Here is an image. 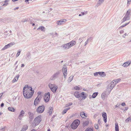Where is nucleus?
Masks as SVG:
<instances>
[{"label":"nucleus","mask_w":131,"mask_h":131,"mask_svg":"<svg viewBox=\"0 0 131 131\" xmlns=\"http://www.w3.org/2000/svg\"><path fill=\"white\" fill-rule=\"evenodd\" d=\"M89 39H88L85 42V44L84 45V46H86V45L88 43V41L89 40Z\"/></svg>","instance_id":"37998d69"},{"label":"nucleus","mask_w":131,"mask_h":131,"mask_svg":"<svg viewBox=\"0 0 131 131\" xmlns=\"http://www.w3.org/2000/svg\"><path fill=\"white\" fill-rule=\"evenodd\" d=\"M121 105L123 106H124L126 105L125 103H123L121 104Z\"/></svg>","instance_id":"5fc2aeb1"},{"label":"nucleus","mask_w":131,"mask_h":131,"mask_svg":"<svg viewBox=\"0 0 131 131\" xmlns=\"http://www.w3.org/2000/svg\"><path fill=\"white\" fill-rule=\"evenodd\" d=\"M83 39V38H80L79 39V40H80V41H82V39Z\"/></svg>","instance_id":"4d7b16f0"},{"label":"nucleus","mask_w":131,"mask_h":131,"mask_svg":"<svg viewBox=\"0 0 131 131\" xmlns=\"http://www.w3.org/2000/svg\"><path fill=\"white\" fill-rule=\"evenodd\" d=\"M107 91L104 92L101 95V97L102 99L104 100L105 97H106V93Z\"/></svg>","instance_id":"aec40b11"},{"label":"nucleus","mask_w":131,"mask_h":131,"mask_svg":"<svg viewBox=\"0 0 131 131\" xmlns=\"http://www.w3.org/2000/svg\"><path fill=\"white\" fill-rule=\"evenodd\" d=\"M53 111V108L51 107H50L49 108V110L48 113H49V115L51 114L52 111Z\"/></svg>","instance_id":"7c9ffc66"},{"label":"nucleus","mask_w":131,"mask_h":131,"mask_svg":"<svg viewBox=\"0 0 131 131\" xmlns=\"http://www.w3.org/2000/svg\"><path fill=\"white\" fill-rule=\"evenodd\" d=\"M87 13V12H85V13L84 12H82L81 13V14H82V15H84L85 14H86Z\"/></svg>","instance_id":"49530a36"},{"label":"nucleus","mask_w":131,"mask_h":131,"mask_svg":"<svg viewBox=\"0 0 131 131\" xmlns=\"http://www.w3.org/2000/svg\"><path fill=\"white\" fill-rule=\"evenodd\" d=\"M102 83H99V84H98L97 85V86H98L99 85H101L102 84Z\"/></svg>","instance_id":"774afa93"},{"label":"nucleus","mask_w":131,"mask_h":131,"mask_svg":"<svg viewBox=\"0 0 131 131\" xmlns=\"http://www.w3.org/2000/svg\"><path fill=\"white\" fill-rule=\"evenodd\" d=\"M45 108L44 106H39L37 109V111L38 113H41L44 111Z\"/></svg>","instance_id":"9d476101"},{"label":"nucleus","mask_w":131,"mask_h":131,"mask_svg":"<svg viewBox=\"0 0 131 131\" xmlns=\"http://www.w3.org/2000/svg\"><path fill=\"white\" fill-rule=\"evenodd\" d=\"M45 28L43 26H41L39 27L37 29V30H41L42 31H45Z\"/></svg>","instance_id":"412c9836"},{"label":"nucleus","mask_w":131,"mask_h":131,"mask_svg":"<svg viewBox=\"0 0 131 131\" xmlns=\"http://www.w3.org/2000/svg\"><path fill=\"white\" fill-rule=\"evenodd\" d=\"M41 121V116L36 117L34 119L33 124L35 126L37 125Z\"/></svg>","instance_id":"0eeeda50"},{"label":"nucleus","mask_w":131,"mask_h":131,"mask_svg":"<svg viewBox=\"0 0 131 131\" xmlns=\"http://www.w3.org/2000/svg\"><path fill=\"white\" fill-rule=\"evenodd\" d=\"M72 104V103L71 102L69 103V104H68V106H70Z\"/></svg>","instance_id":"052dcab7"},{"label":"nucleus","mask_w":131,"mask_h":131,"mask_svg":"<svg viewBox=\"0 0 131 131\" xmlns=\"http://www.w3.org/2000/svg\"><path fill=\"white\" fill-rule=\"evenodd\" d=\"M129 23V22L128 23H127L125 24H124L122 26H123V27H124L125 26H126V25H128Z\"/></svg>","instance_id":"de8ad7c7"},{"label":"nucleus","mask_w":131,"mask_h":131,"mask_svg":"<svg viewBox=\"0 0 131 131\" xmlns=\"http://www.w3.org/2000/svg\"><path fill=\"white\" fill-rule=\"evenodd\" d=\"M27 57L28 58H29L30 56V54L29 53H28L27 55Z\"/></svg>","instance_id":"6e6d98bb"},{"label":"nucleus","mask_w":131,"mask_h":131,"mask_svg":"<svg viewBox=\"0 0 131 131\" xmlns=\"http://www.w3.org/2000/svg\"><path fill=\"white\" fill-rule=\"evenodd\" d=\"M70 109V107H68L66 109H65L66 111L67 112L68 110H69Z\"/></svg>","instance_id":"8fccbe9b"},{"label":"nucleus","mask_w":131,"mask_h":131,"mask_svg":"<svg viewBox=\"0 0 131 131\" xmlns=\"http://www.w3.org/2000/svg\"><path fill=\"white\" fill-rule=\"evenodd\" d=\"M76 42L74 41H72L71 42L62 45L61 47L64 49H67L73 46L75 44Z\"/></svg>","instance_id":"f03ea898"},{"label":"nucleus","mask_w":131,"mask_h":131,"mask_svg":"<svg viewBox=\"0 0 131 131\" xmlns=\"http://www.w3.org/2000/svg\"><path fill=\"white\" fill-rule=\"evenodd\" d=\"M19 77V75H17L13 80L12 81L14 83L16 82L18 80Z\"/></svg>","instance_id":"5701e85b"},{"label":"nucleus","mask_w":131,"mask_h":131,"mask_svg":"<svg viewBox=\"0 0 131 131\" xmlns=\"http://www.w3.org/2000/svg\"><path fill=\"white\" fill-rule=\"evenodd\" d=\"M27 129L28 126L27 125H25L22 128L21 130L22 131H25Z\"/></svg>","instance_id":"c85d7f7f"},{"label":"nucleus","mask_w":131,"mask_h":131,"mask_svg":"<svg viewBox=\"0 0 131 131\" xmlns=\"http://www.w3.org/2000/svg\"><path fill=\"white\" fill-rule=\"evenodd\" d=\"M128 109V107H125V109L124 110V111H126V110H127Z\"/></svg>","instance_id":"864d4df0"},{"label":"nucleus","mask_w":131,"mask_h":131,"mask_svg":"<svg viewBox=\"0 0 131 131\" xmlns=\"http://www.w3.org/2000/svg\"><path fill=\"white\" fill-rule=\"evenodd\" d=\"M67 111H66L65 110H64L62 112V114H64L66 113L67 112Z\"/></svg>","instance_id":"c03bdc74"},{"label":"nucleus","mask_w":131,"mask_h":131,"mask_svg":"<svg viewBox=\"0 0 131 131\" xmlns=\"http://www.w3.org/2000/svg\"><path fill=\"white\" fill-rule=\"evenodd\" d=\"M73 77L74 76L73 75H71L69 77L68 80V82H71L72 80Z\"/></svg>","instance_id":"c756f323"},{"label":"nucleus","mask_w":131,"mask_h":131,"mask_svg":"<svg viewBox=\"0 0 131 131\" xmlns=\"http://www.w3.org/2000/svg\"><path fill=\"white\" fill-rule=\"evenodd\" d=\"M89 123V121H85V122L83 124V126L84 127H85L86 126L88 125Z\"/></svg>","instance_id":"473e14b6"},{"label":"nucleus","mask_w":131,"mask_h":131,"mask_svg":"<svg viewBox=\"0 0 131 131\" xmlns=\"http://www.w3.org/2000/svg\"><path fill=\"white\" fill-rule=\"evenodd\" d=\"M24 66H25V65H24V64H22L21 65V67H24Z\"/></svg>","instance_id":"69168bd1"},{"label":"nucleus","mask_w":131,"mask_h":131,"mask_svg":"<svg viewBox=\"0 0 131 131\" xmlns=\"http://www.w3.org/2000/svg\"><path fill=\"white\" fill-rule=\"evenodd\" d=\"M98 74H99V72H95L94 73V75L96 76H97Z\"/></svg>","instance_id":"79ce46f5"},{"label":"nucleus","mask_w":131,"mask_h":131,"mask_svg":"<svg viewBox=\"0 0 131 131\" xmlns=\"http://www.w3.org/2000/svg\"><path fill=\"white\" fill-rule=\"evenodd\" d=\"M104 0H99L97 2V5L99 6L101 5L104 2Z\"/></svg>","instance_id":"b1692460"},{"label":"nucleus","mask_w":131,"mask_h":131,"mask_svg":"<svg viewBox=\"0 0 131 131\" xmlns=\"http://www.w3.org/2000/svg\"><path fill=\"white\" fill-rule=\"evenodd\" d=\"M28 116L31 119H32L33 118L34 114L31 112H29L28 113Z\"/></svg>","instance_id":"4be33fe9"},{"label":"nucleus","mask_w":131,"mask_h":131,"mask_svg":"<svg viewBox=\"0 0 131 131\" xmlns=\"http://www.w3.org/2000/svg\"><path fill=\"white\" fill-rule=\"evenodd\" d=\"M3 94V93H1L0 94V99H1V97L2 96Z\"/></svg>","instance_id":"680f3d73"},{"label":"nucleus","mask_w":131,"mask_h":131,"mask_svg":"<svg viewBox=\"0 0 131 131\" xmlns=\"http://www.w3.org/2000/svg\"><path fill=\"white\" fill-rule=\"evenodd\" d=\"M123 27V26H122L119 27V29H121Z\"/></svg>","instance_id":"e2e57ef3"},{"label":"nucleus","mask_w":131,"mask_h":131,"mask_svg":"<svg viewBox=\"0 0 131 131\" xmlns=\"http://www.w3.org/2000/svg\"><path fill=\"white\" fill-rule=\"evenodd\" d=\"M130 63V61H127L124 63L123 66L124 67H126L128 66Z\"/></svg>","instance_id":"a211bd4d"},{"label":"nucleus","mask_w":131,"mask_h":131,"mask_svg":"<svg viewBox=\"0 0 131 131\" xmlns=\"http://www.w3.org/2000/svg\"><path fill=\"white\" fill-rule=\"evenodd\" d=\"M125 122L126 123H127L128 122H131V117H128L125 120Z\"/></svg>","instance_id":"72a5a7b5"},{"label":"nucleus","mask_w":131,"mask_h":131,"mask_svg":"<svg viewBox=\"0 0 131 131\" xmlns=\"http://www.w3.org/2000/svg\"><path fill=\"white\" fill-rule=\"evenodd\" d=\"M25 113L24 111L23 110H22L20 112L19 115L18 116V118L19 119L21 120L22 117L24 116Z\"/></svg>","instance_id":"4468645a"},{"label":"nucleus","mask_w":131,"mask_h":131,"mask_svg":"<svg viewBox=\"0 0 131 131\" xmlns=\"http://www.w3.org/2000/svg\"><path fill=\"white\" fill-rule=\"evenodd\" d=\"M70 109V107H68L66 109H65L66 111L67 112L68 110H69Z\"/></svg>","instance_id":"603ef678"},{"label":"nucleus","mask_w":131,"mask_h":131,"mask_svg":"<svg viewBox=\"0 0 131 131\" xmlns=\"http://www.w3.org/2000/svg\"><path fill=\"white\" fill-rule=\"evenodd\" d=\"M85 131H93L92 129L88 128L86 129Z\"/></svg>","instance_id":"e433bc0d"},{"label":"nucleus","mask_w":131,"mask_h":131,"mask_svg":"<svg viewBox=\"0 0 131 131\" xmlns=\"http://www.w3.org/2000/svg\"><path fill=\"white\" fill-rule=\"evenodd\" d=\"M115 131H119V127L117 123H115Z\"/></svg>","instance_id":"393cba45"},{"label":"nucleus","mask_w":131,"mask_h":131,"mask_svg":"<svg viewBox=\"0 0 131 131\" xmlns=\"http://www.w3.org/2000/svg\"><path fill=\"white\" fill-rule=\"evenodd\" d=\"M99 74L100 76L104 77L105 76V73L104 72H99Z\"/></svg>","instance_id":"2f4dec72"},{"label":"nucleus","mask_w":131,"mask_h":131,"mask_svg":"<svg viewBox=\"0 0 131 131\" xmlns=\"http://www.w3.org/2000/svg\"><path fill=\"white\" fill-rule=\"evenodd\" d=\"M130 18V16L125 14L122 20V23H123L127 20H129Z\"/></svg>","instance_id":"f8f14e48"},{"label":"nucleus","mask_w":131,"mask_h":131,"mask_svg":"<svg viewBox=\"0 0 131 131\" xmlns=\"http://www.w3.org/2000/svg\"><path fill=\"white\" fill-rule=\"evenodd\" d=\"M50 93L49 92H48L45 94L44 99L45 102H48L50 98Z\"/></svg>","instance_id":"6e6552de"},{"label":"nucleus","mask_w":131,"mask_h":131,"mask_svg":"<svg viewBox=\"0 0 131 131\" xmlns=\"http://www.w3.org/2000/svg\"><path fill=\"white\" fill-rule=\"evenodd\" d=\"M80 95L83 99H85L86 97V96H85L84 92H82L80 94Z\"/></svg>","instance_id":"a878e982"},{"label":"nucleus","mask_w":131,"mask_h":131,"mask_svg":"<svg viewBox=\"0 0 131 131\" xmlns=\"http://www.w3.org/2000/svg\"><path fill=\"white\" fill-rule=\"evenodd\" d=\"M80 115L82 117L84 118H86L88 116V114H87L83 112H81L80 113Z\"/></svg>","instance_id":"dca6fc26"},{"label":"nucleus","mask_w":131,"mask_h":131,"mask_svg":"<svg viewBox=\"0 0 131 131\" xmlns=\"http://www.w3.org/2000/svg\"><path fill=\"white\" fill-rule=\"evenodd\" d=\"M131 3V0H127V6H128Z\"/></svg>","instance_id":"4c0bfd02"},{"label":"nucleus","mask_w":131,"mask_h":131,"mask_svg":"<svg viewBox=\"0 0 131 131\" xmlns=\"http://www.w3.org/2000/svg\"><path fill=\"white\" fill-rule=\"evenodd\" d=\"M120 105V104H117L116 105V107H118Z\"/></svg>","instance_id":"13d9d810"},{"label":"nucleus","mask_w":131,"mask_h":131,"mask_svg":"<svg viewBox=\"0 0 131 131\" xmlns=\"http://www.w3.org/2000/svg\"><path fill=\"white\" fill-rule=\"evenodd\" d=\"M48 86L51 91L54 93H56L58 88V86L55 84L50 83L49 84Z\"/></svg>","instance_id":"7ed1b4c3"},{"label":"nucleus","mask_w":131,"mask_h":131,"mask_svg":"<svg viewBox=\"0 0 131 131\" xmlns=\"http://www.w3.org/2000/svg\"><path fill=\"white\" fill-rule=\"evenodd\" d=\"M102 116L104 118V121L106 123L107 122V115L105 112H103L102 114Z\"/></svg>","instance_id":"f3484780"},{"label":"nucleus","mask_w":131,"mask_h":131,"mask_svg":"<svg viewBox=\"0 0 131 131\" xmlns=\"http://www.w3.org/2000/svg\"><path fill=\"white\" fill-rule=\"evenodd\" d=\"M67 67L65 66L63 68V72L65 78H66L67 75Z\"/></svg>","instance_id":"ddd939ff"},{"label":"nucleus","mask_w":131,"mask_h":131,"mask_svg":"<svg viewBox=\"0 0 131 131\" xmlns=\"http://www.w3.org/2000/svg\"><path fill=\"white\" fill-rule=\"evenodd\" d=\"M60 73L59 72H57L54 74L51 77L50 79L51 80H53L57 78L58 77Z\"/></svg>","instance_id":"9b49d317"},{"label":"nucleus","mask_w":131,"mask_h":131,"mask_svg":"<svg viewBox=\"0 0 131 131\" xmlns=\"http://www.w3.org/2000/svg\"><path fill=\"white\" fill-rule=\"evenodd\" d=\"M8 110L10 111L13 112L14 111V110L13 108L12 107H9L8 108Z\"/></svg>","instance_id":"c9c22d12"},{"label":"nucleus","mask_w":131,"mask_h":131,"mask_svg":"<svg viewBox=\"0 0 131 131\" xmlns=\"http://www.w3.org/2000/svg\"><path fill=\"white\" fill-rule=\"evenodd\" d=\"M74 95L77 98H79L80 96V93L78 91H76L75 92Z\"/></svg>","instance_id":"6ab92c4d"},{"label":"nucleus","mask_w":131,"mask_h":131,"mask_svg":"<svg viewBox=\"0 0 131 131\" xmlns=\"http://www.w3.org/2000/svg\"><path fill=\"white\" fill-rule=\"evenodd\" d=\"M98 122L99 124H100V123H101V121L100 119L99 120Z\"/></svg>","instance_id":"338daca9"},{"label":"nucleus","mask_w":131,"mask_h":131,"mask_svg":"<svg viewBox=\"0 0 131 131\" xmlns=\"http://www.w3.org/2000/svg\"><path fill=\"white\" fill-rule=\"evenodd\" d=\"M98 94V93L97 92L94 93L92 95V97L93 98H95L97 95Z\"/></svg>","instance_id":"cd10ccee"},{"label":"nucleus","mask_w":131,"mask_h":131,"mask_svg":"<svg viewBox=\"0 0 131 131\" xmlns=\"http://www.w3.org/2000/svg\"><path fill=\"white\" fill-rule=\"evenodd\" d=\"M116 83H115V81L114 80L111 83L108 85L107 88V91L108 92V95L110 93L112 90L114 86L115 85Z\"/></svg>","instance_id":"20e7f679"},{"label":"nucleus","mask_w":131,"mask_h":131,"mask_svg":"<svg viewBox=\"0 0 131 131\" xmlns=\"http://www.w3.org/2000/svg\"><path fill=\"white\" fill-rule=\"evenodd\" d=\"M121 80L120 79H115L114 80V81H115V83H117L119 82Z\"/></svg>","instance_id":"f704fd0d"},{"label":"nucleus","mask_w":131,"mask_h":131,"mask_svg":"<svg viewBox=\"0 0 131 131\" xmlns=\"http://www.w3.org/2000/svg\"><path fill=\"white\" fill-rule=\"evenodd\" d=\"M66 20L65 19H62L57 21V24L58 25H61L65 23Z\"/></svg>","instance_id":"1a4fd4ad"},{"label":"nucleus","mask_w":131,"mask_h":131,"mask_svg":"<svg viewBox=\"0 0 131 131\" xmlns=\"http://www.w3.org/2000/svg\"><path fill=\"white\" fill-rule=\"evenodd\" d=\"M7 4H8L7 3H5L3 5V6H4L5 5L6 6L7 5Z\"/></svg>","instance_id":"0e129e2a"},{"label":"nucleus","mask_w":131,"mask_h":131,"mask_svg":"<svg viewBox=\"0 0 131 131\" xmlns=\"http://www.w3.org/2000/svg\"><path fill=\"white\" fill-rule=\"evenodd\" d=\"M34 91L32 90L31 87L28 86V85H25L24 87L23 93L24 97L27 99L30 98L32 95Z\"/></svg>","instance_id":"f257e3e1"},{"label":"nucleus","mask_w":131,"mask_h":131,"mask_svg":"<svg viewBox=\"0 0 131 131\" xmlns=\"http://www.w3.org/2000/svg\"><path fill=\"white\" fill-rule=\"evenodd\" d=\"M131 13V9H129L127 11L126 13V15H128L129 16H130V14Z\"/></svg>","instance_id":"bb28decb"},{"label":"nucleus","mask_w":131,"mask_h":131,"mask_svg":"<svg viewBox=\"0 0 131 131\" xmlns=\"http://www.w3.org/2000/svg\"><path fill=\"white\" fill-rule=\"evenodd\" d=\"M4 104L3 103H2L1 104V106L2 107L4 106Z\"/></svg>","instance_id":"bf43d9fd"},{"label":"nucleus","mask_w":131,"mask_h":131,"mask_svg":"<svg viewBox=\"0 0 131 131\" xmlns=\"http://www.w3.org/2000/svg\"><path fill=\"white\" fill-rule=\"evenodd\" d=\"M20 51H19L18 52L16 56V57H17L19 56L20 54Z\"/></svg>","instance_id":"a19ab883"},{"label":"nucleus","mask_w":131,"mask_h":131,"mask_svg":"<svg viewBox=\"0 0 131 131\" xmlns=\"http://www.w3.org/2000/svg\"><path fill=\"white\" fill-rule=\"evenodd\" d=\"M70 109V107H68L66 109H65L66 111L67 112L68 110H69Z\"/></svg>","instance_id":"09e8293b"},{"label":"nucleus","mask_w":131,"mask_h":131,"mask_svg":"<svg viewBox=\"0 0 131 131\" xmlns=\"http://www.w3.org/2000/svg\"><path fill=\"white\" fill-rule=\"evenodd\" d=\"M38 94L37 97L35 100L34 101V104L35 106L37 105L38 103H39L42 98V96L40 94V93L38 92Z\"/></svg>","instance_id":"423d86ee"},{"label":"nucleus","mask_w":131,"mask_h":131,"mask_svg":"<svg viewBox=\"0 0 131 131\" xmlns=\"http://www.w3.org/2000/svg\"><path fill=\"white\" fill-rule=\"evenodd\" d=\"M80 123V122L79 120L77 119L75 120L71 125V128L73 129L76 128L79 124Z\"/></svg>","instance_id":"39448f33"},{"label":"nucleus","mask_w":131,"mask_h":131,"mask_svg":"<svg viewBox=\"0 0 131 131\" xmlns=\"http://www.w3.org/2000/svg\"><path fill=\"white\" fill-rule=\"evenodd\" d=\"M70 109V107H68L66 109H65L66 111L67 112L68 110H69Z\"/></svg>","instance_id":"3c124183"},{"label":"nucleus","mask_w":131,"mask_h":131,"mask_svg":"<svg viewBox=\"0 0 131 131\" xmlns=\"http://www.w3.org/2000/svg\"><path fill=\"white\" fill-rule=\"evenodd\" d=\"M124 31L122 30H120L119 31V33L121 34L123 33H124Z\"/></svg>","instance_id":"a18cd8bd"},{"label":"nucleus","mask_w":131,"mask_h":131,"mask_svg":"<svg viewBox=\"0 0 131 131\" xmlns=\"http://www.w3.org/2000/svg\"><path fill=\"white\" fill-rule=\"evenodd\" d=\"M95 127L96 129H98L99 128L98 125L97 124H95Z\"/></svg>","instance_id":"ea45409f"},{"label":"nucleus","mask_w":131,"mask_h":131,"mask_svg":"<svg viewBox=\"0 0 131 131\" xmlns=\"http://www.w3.org/2000/svg\"><path fill=\"white\" fill-rule=\"evenodd\" d=\"M14 44V42H10L8 44L5 46L2 49L3 50H4L5 49L9 48Z\"/></svg>","instance_id":"2eb2a0df"},{"label":"nucleus","mask_w":131,"mask_h":131,"mask_svg":"<svg viewBox=\"0 0 131 131\" xmlns=\"http://www.w3.org/2000/svg\"><path fill=\"white\" fill-rule=\"evenodd\" d=\"M73 89L76 90H80V88L78 86H76L73 88Z\"/></svg>","instance_id":"58836bf2"}]
</instances>
